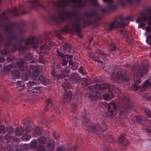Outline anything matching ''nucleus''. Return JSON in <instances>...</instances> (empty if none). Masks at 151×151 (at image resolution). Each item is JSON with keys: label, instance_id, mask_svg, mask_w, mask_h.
Returning <instances> with one entry per match:
<instances>
[{"label": "nucleus", "instance_id": "nucleus-28", "mask_svg": "<svg viewBox=\"0 0 151 151\" xmlns=\"http://www.w3.org/2000/svg\"><path fill=\"white\" fill-rule=\"evenodd\" d=\"M11 74L13 78H18L19 77L20 72L19 70H12L11 72Z\"/></svg>", "mask_w": 151, "mask_h": 151}, {"label": "nucleus", "instance_id": "nucleus-63", "mask_svg": "<svg viewBox=\"0 0 151 151\" xmlns=\"http://www.w3.org/2000/svg\"><path fill=\"white\" fill-rule=\"evenodd\" d=\"M145 112L148 117L151 118V110H148L147 111L145 110Z\"/></svg>", "mask_w": 151, "mask_h": 151}, {"label": "nucleus", "instance_id": "nucleus-31", "mask_svg": "<svg viewBox=\"0 0 151 151\" xmlns=\"http://www.w3.org/2000/svg\"><path fill=\"white\" fill-rule=\"evenodd\" d=\"M47 148L49 150H52L53 149L55 146V142L53 141H49L47 145Z\"/></svg>", "mask_w": 151, "mask_h": 151}, {"label": "nucleus", "instance_id": "nucleus-10", "mask_svg": "<svg viewBox=\"0 0 151 151\" xmlns=\"http://www.w3.org/2000/svg\"><path fill=\"white\" fill-rule=\"evenodd\" d=\"M115 68L113 67H111L108 70V72L111 74L113 76H115L116 78L118 79H123L122 75L121 74L119 71L114 70Z\"/></svg>", "mask_w": 151, "mask_h": 151}, {"label": "nucleus", "instance_id": "nucleus-57", "mask_svg": "<svg viewBox=\"0 0 151 151\" xmlns=\"http://www.w3.org/2000/svg\"><path fill=\"white\" fill-rule=\"evenodd\" d=\"M38 84V83L36 82V84H35L33 86V87H32V90H37L39 87V86L37 85Z\"/></svg>", "mask_w": 151, "mask_h": 151}, {"label": "nucleus", "instance_id": "nucleus-36", "mask_svg": "<svg viewBox=\"0 0 151 151\" xmlns=\"http://www.w3.org/2000/svg\"><path fill=\"white\" fill-rule=\"evenodd\" d=\"M38 142L40 144H44L46 142V138L42 136L39 138L37 139Z\"/></svg>", "mask_w": 151, "mask_h": 151}, {"label": "nucleus", "instance_id": "nucleus-5", "mask_svg": "<svg viewBox=\"0 0 151 151\" xmlns=\"http://www.w3.org/2000/svg\"><path fill=\"white\" fill-rule=\"evenodd\" d=\"M125 20L132 21V18L131 17H128L124 19L121 17L116 18L114 22L109 24L108 29V30L111 31L115 29L119 28L127 25L129 22H125L124 21Z\"/></svg>", "mask_w": 151, "mask_h": 151}, {"label": "nucleus", "instance_id": "nucleus-43", "mask_svg": "<svg viewBox=\"0 0 151 151\" xmlns=\"http://www.w3.org/2000/svg\"><path fill=\"white\" fill-rule=\"evenodd\" d=\"M36 82L34 81H31L29 82L27 85V86L29 90H32V87H33V86L35 84H36Z\"/></svg>", "mask_w": 151, "mask_h": 151}, {"label": "nucleus", "instance_id": "nucleus-52", "mask_svg": "<svg viewBox=\"0 0 151 151\" xmlns=\"http://www.w3.org/2000/svg\"><path fill=\"white\" fill-rule=\"evenodd\" d=\"M14 63H15V66H17L20 67H22L24 64V62L22 61H17Z\"/></svg>", "mask_w": 151, "mask_h": 151}, {"label": "nucleus", "instance_id": "nucleus-22", "mask_svg": "<svg viewBox=\"0 0 151 151\" xmlns=\"http://www.w3.org/2000/svg\"><path fill=\"white\" fill-rule=\"evenodd\" d=\"M105 2L108 3V8L109 9L114 10L116 7V5H114L113 3V0H103Z\"/></svg>", "mask_w": 151, "mask_h": 151}, {"label": "nucleus", "instance_id": "nucleus-42", "mask_svg": "<svg viewBox=\"0 0 151 151\" xmlns=\"http://www.w3.org/2000/svg\"><path fill=\"white\" fill-rule=\"evenodd\" d=\"M50 45H48L47 44H44L40 47V50H50Z\"/></svg>", "mask_w": 151, "mask_h": 151}, {"label": "nucleus", "instance_id": "nucleus-54", "mask_svg": "<svg viewBox=\"0 0 151 151\" xmlns=\"http://www.w3.org/2000/svg\"><path fill=\"white\" fill-rule=\"evenodd\" d=\"M93 59L95 60V61L97 62L98 63H100L102 64L103 62L101 60L99 59V58L97 57L96 56H94L93 58Z\"/></svg>", "mask_w": 151, "mask_h": 151}, {"label": "nucleus", "instance_id": "nucleus-61", "mask_svg": "<svg viewBox=\"0 0 151 151\" xmlns=\"http://www.w3.org/2000/svg\"><path fill=\"white\" fill-rule=\"evenodd\" d=\"M65 148L63 146H60L58 147L57 149V151H65Z\"/></svg>", "mask_w": 151, "mask_h": 151}, {"label": "nucleus", "instance_id": "nucleus-59", "mask_svg": "<svg viewBox=\"0 0 151 151\" xmlns=\"http://www.w3.org/2000/svg\"><path fill=\"white\" fill-rule=\"evenodd\" d=\"M111 89H112L113 90H114L116 92H119L120 91V89H118L116 87L114 86H112Z\"/></svg>", "mask_w": 151, "mask_h": 151}, {"label": "nucleus", "instance_id": "nucleus-15", "mask_svg": "<svg viewBox=\"0 0 151 151\" xmlns=\"http://www.w3.org/2000/svg\"><path fill=\"white\" fill-rule=\"evenodd\" d=\"M70 72L68 69L65 68L61 70V73L60 74L57 75L56 77L58 79H62L67 76L68 73Z\"/></svg>", "mask_w": 151, "mask_h": 151}, {"label": "nucleus", "instance_id": "nucleus-47", "mask_svg": "<svg viewBox=\"0 0 151 151\" xmlns=\"http://www.w3.org/2000/svg\"><path fill=\"white\" fill-rule=\"evenodd\" d=\"M71 63L72 64L70 65L72 66L71 68L73 70H76L78 67V63H73L72 61H71Z\"/></svg>", "mask_w": 151, "mask_h": 151}, {"label": "nucleus", "instance_id": "nucleus-64", "mask_svg": "<svg viewBox=\"0 0 151 151\" xmlns=\"http://www.w3.org/2000/svg\"><path fill=\"white\" fill-rule=\"evenodd\" d=\"M29 76L30 75H23L22 76V78L23 80L26 81L28 79Z\"/></svg>", "mask_w": 151, "mask_h": 151}, {"label": "nucleus", "instance_id": "nucleus-21", "mask_svg": "<svg viewBox=\"0 0 151 151\" xmlns=\"http://www.w3.org/2000/svg\"><path fill=\"white\" fill-rule=\"evenodd\" d=\"M16 86L17 88H18V90L19 91H22L25 88L24 83L21 81H17Z\"/></svg>", "mask_w": 151, "mask_h": 151}, {"label": "nucleus", "instance_id": "nucleus-24", "mask_svg": "<svg viewBox=\"0 0 151 151\" xmlns=\"http://www.w3.org/2000/svg\"><path fill=\"white\" fill-rule=\"evenodd\" d=\"M85 16L88 18L95 17L97 15V13L96 11H90L86 13Z\"/></svg>", "mask_w": 151, "mask_h": 151}, {"label": "nucleus", "instance_id": "nucleus-25", "mask_svg": "<svg viewBox=\"0 0 151 151\" xmlns=\"http://www.w3.org/2000/svg\"><path fill=\"white\" fill-rule=\"evenodd\" d=\"M37 81L41 82L42 83L44 84H46L48 83L49 82V80L46 79L44 78L42 76H40L38 78Z\"/></svg>", "mask_w": 151, "mask_h": 151}, {"label": "nucleus", "instance_id": "nucleus-3", "mask_svg": "<svg viewBox=\"0 0 151 151\" xmlns=\"http://www.w3.org/2000/svg\"><path fill=\"white\" fill-rule=\"evenodd\" d=\"M127 97H123L119 102L117 108L119 112V114L121 115H126L132 108Z\"/></svg>", "mask_w": 151, "mask_h": 151}, {"label": "nucleus", "instance_id": "nucleus-18", "mask_svg": "<svg viewBox=\"0 0 151 151\" xmlns=\"http://www.w3.org/2000/svg\"><path fill=\"white\" fill-rule=\"evenodd\" d=\"M119 142L122 144V146H126L128 144V142L123 135H121L119 138Z\"/></svg>", "mask_w": 151, "mask_h": 151}, {"label": "nucleus", "instance_id": "nucleus-33", "mask_svg": "<svg viewBox=\"0 0 151 151\" xmlns=\"http://www.w3.org/2000/svg\"><path fill=\"white\" fill-rule=\"evenodd\" d=\"M31 138V136L28 133H25L23 134L21 139L24 141H28Z\"/></svg>", "mask_w": 151, "mask_h": 151}, {"label": "nucleus", "instance_id": "nucleus-29", "mask_svg": "<svg viewBox=\"0 0 151 151\" xmlns=\"http://www.w3.org/2000/svg\"><path fill=\"white\" fill-rule=\"evenodd\" d=\"M104 83L101 84H96L94 85V88L97 90H101L104 89Z\"/></svg>", "mask_w": 151, "mask_h": 151}, {"label": "nucleus", "instance_id": "nucleus-30", "mask_svg": "<svg viewBox=\"0 0 151 151\" xmlns=\"http://www.w3.org/2000/svg\"><path fill=\"white\" fill-rule=\"evenodd\" d=\"M99 96V94H98V92L97 91V92L94 94H90L89 95L88 97L91 101H94L97 99Z\"/></svg>", "mask_w": 151, "mask_h": 151}, {"label": "nucleus", "instance_id": "nucleus-50", "mask_svg": "<svg viewBox=\"0 0 151 151\" xmlns=\"http://www.w3.org/2000/svg\"><path fill=\"white\" fill-rule=\"evenodd\" d=\"M111 107L113 108L114 109H116L117 108L115 104L113 103H111L110 104L108 105V111H109Z\"/></svg>", "mask_w": 151, "mask_h": 151}, {"label": "nucleus", "instance_id": "nucleus-53", "mask_svg": "<svg viewBox=\"0 0 151 151\" xmlns=\"http://www.w3.org/2000/svg\"><path fill=\"white\" fill-rule=\"evenodd\" d=\"M37 150L38 151H45V148L43 146L39 145L37 147Z\"/></svg>", "mask_w": 151, "mask_h": 151}, {"label": "nucleus", "instance_id": "nucleus-8", "mask_svg": "<svg viewBox=\"0 0 151 151\" xmlns=\"http://www.w3.org/2000/svg\"><path fill=\"white\" fill-rule=\"evenodd\" d=\"M82 21L81 18H78V19L74 21L73 25V28L74 27V30L78 36L79 38H83V36L81 34V29L80 28V22Z\"/></svg>", "mask_w": 151, "mask_h": 151}, {"label": "nucleus", "instance_id": "nucleus-56", "mask_svg": "<svg viewBox=\"0 0 151 151\" xmlns=\"http://www.w3.org/2000/svg\"><path fill=\"white\" fill-rule=\"evenodd\" d=\"M5 137L6 140L9 141L12 138V136L11 135V134H8L5 135Z\"/></svg>", "mask_w": 151, "mask_h": 151}, {"label": "nucleus", "instance_id": "nucleus-41", "mask_svg": "<svg viewBox=\"0 0 151 151\" xmlns=\"http://www.w3.org/2000/svg\"><path fill=\"white\" fill-rule=\"evenodd\" d=\"M90 122V119L88 116L83 117V126H86V124Z\"/></svg>", "mask_w": 151, "mask_h": 151}, {"label": "nucleus", "instance_id": "nucleus-19", "mask_svg": "<svg viewBox=\"0 0 151 151\" xmlns=\"http://www.w3.org/2000/svg\"><path fill=\"white\" fill-rule=\"evenodd\" d=\"M103 97L104 100H108L113 98L114 96L112 91L109 90L108 93L104 94Z\"/></svg>", "mask_w": 151, "mask_h": 151}, {"label": "nucleus", "instance_id": "nucleus-27", "mask_svg": "<svg viewBox=\"0 0 151 151\" xmlns=\"http://www.w3.org/2000/svg\"><path fill=\"white\" fill-rule=\"evenodd\" d=\"M42 128L39 127H37L34 132L33 135L35 137H37L41 134Z\"/></svg>", "mask_w": 151, "mask_h": 151}, {"label": "nucleus", "instance_id": "nucleus-14", "mask_svg": "<svg viewBox=\"0 0 151 151\" xmlns=\"http://www.w3.org/2000/svg\"><path fill=\"white\" fill-rule=\"evenodd\" d=\"M81 78L76 73L72 75L69 78V80L73 83H78L81 81Z\"/></svg>", "mask_w": 151, "mask_h": 151}, {"label": "nucleus", "instance_id": "nucleus-35", "mask_svg": "<svg viewBox=\"0 0 151 151\" xmlns=\"http://www.w3.org/2000/svg\"><path fill=\"white\" fill-rule=\"evenodd\" d=\"M9 12L12 14L14 16H16L19 14L18 9L16 7L10 9Z\"/></svg>", "mask_w": 151, "mask_h": 151}, {"label": "nucleus", "instance_id": "nucleus-16", "mask_svg": "<svg viewBox=\"0 0 151 151\" xmlns=\"http://www.w3.org/2000/svg\"><path fill=\"white\" fill-rule=\"evenodd\" d=\"M144 117L142 116H137L133 118L132 120L134 122L135 124L136 123H139L143 124L144 123L142 122V121L144 120Z\"/></svg>", "mask_w": 151, "mask_h": 151}, {"label": "nucleus", "instance_id": "nucleus-7", "mask_svg": "<svg viewBox=\"0 0 151 151\" xmlns=\"http://www.w3.org/2000/svg\"><path fill=\"white\" fill-rule=\"evenodd\" d=\"M40 41H39L36 38L31 37L26 40L25 44L26 45H31L33 48H36L39 45Z\"/></svg>", "mask_w": 151, "mask_h": 151}, {"label": "nucleus", "instance_id": "nucleus-4", "mask_svg": "<svg viewBox=\"0 0 151 151\" xmlns=\"http://www.w3.org/2000/svg\"><path fill=\"white\" fill-rule=\"evenodd\" d=\"M132 71L134 74L133 79L135 83H137L140 82L141 79L137 75V72L139 75L141 77L143 75L147 72V69L146 67L144 66V65L142 64L141 67L139 65H134L132 69Z\"/></svg>", "mask_w": 151, "mask_h": 151}, {"label": "nucleus", "instance_id": "nucleus-48", "mask_svg": "<svg viewBox=\"0 0 151 151\" xmlns=\"http://www.w3.org/2000/svg\"><path fill=\"white\" fill-rule=\"evenodd\" d=\"M121 34L123 36V37H126L128 34V32L126 31L125 29H123L120 30Z\"/></svg>", "mask_w": 151, "mask_h": 151}, {"label": "nucleus", "instance_id": "nucleus-12", "mask_svg": "<svg viewBox=\"0 0 151 151\" xmlns=\"http://www.w3.org/2000/svg\"><path fill=\"white\" fill-rule=\"evenodd\" d=\"M97 122L98 124V130L100 132H102L103 131L106 130V126L104 122L103 119L99 118L97 119Z\"/></svg>", "mask_w": 151, "mask_h": 151}, {"label": "nucleus", "instance_id": "nucleus-58", "mask_svg": "<svg viewBox=\"0 0 151 151\" xmlns=\"http://www.w3.org/2000/svg\"><path fill=\"white\" fill-rule=\"evenodd\" d=\"M39 61L40 63H45V60L42 55H40L39 58Z\"/></svg>", "mask_w": 151, "mask_h": 151}, {"label": "nucleus", "instance_id": "nucleus-20", "mask_svg": "<svg viewBox=\"0 0 151 151\" xmlns=\"http://www.w3.org/2000/svg\"><path fill=\"white\" fill-rule=\"evenodd\" d=\"M24 129L22 127L20 126L16 128L15 132L16 134L19 136H21L24 132Z\"/></svg>", "mask_w": 151, "mask_h": 151}, {"label": "nucleus", "instance_id": "nucleus-51", "mask_svg": "<svg viewBox=\"0 0 151 151\" xmlns=\"http://www.w3.org/2000/svg\"><path fill=\"white\" fill-rule=\"evenodd\" d=\"M14 66H15V63H11L8 65L6 68V69L7 70H9L11 69Z\"/></svg>", "mask_w": 151, "mask_h": 151}, {"label": "nucleus", "instance_id": "nucleus-60", "mask_svg": "<svg viewBox=\"0 0 151 151\" xmlns=\"http://www.w3.org/2000/svg\"><path fill=\"white\" fill-rule=\"evenodd\" d=\"M104 88L105 89H107L108 88H109L110 89H111L112 86V85H109L108 83H104Z\"/></svg>", "mask_w": 151, "mask_h": 151}, {"label": "nucleus", "instance_id": "nucleus-45", "mask_svg": "<svg viewBox=\"0 0 151 151\" xmlns=\"http://www.w3.org/2000/svg\"><path fill=\"white\" fill-rule=\"evenodd\" d=\"M37 142L36 140L32 141L31 143V146L32 148H35L37 147Z\"/></svg>", "mask_w": 151, "mask_h": 151}, {"label": "nucleus", "instance_id": "nucleus-39", "mask_svg": "<svg viewBox=\"0 0 151 151\" xmlns=\"http://www.w3.org/2000/svg\"><path fill=\"white\" fill-rule=\"evenodd\" d=\"M79 18L82 19V21L80 22V25L81 23H82L84 25H86L87 24H90L91 22L89 20H88L87 22H86L83 18L78 17H76L75 18Z\"/></svg>", "mask_w": 151, "mask_h": 151}, {"label": "nucleus", "instance_id": "nucleus-26", "mask_svg": "<svg viewBox=\"0 0 151 151\" xmlns=\"http://www.w3.org/2000/svg\"><path fill=\"white\" fill-rule=\"evenodd\" d=\"M104 139L106 142H109L110 143H114L115 141V139L110 135H107L104 136Z\"/></svg>", "mask_w": 151, "mask_h": 151}, {"label": "nucleus", "instance_id": "nucleus-34", "mask_svg": "<svg viewBox=\"0 0 151 151\" xmlns=\"http://www.w3.org/2000/svg\"><path fill=\"white\" fill-rule=\"evenodd\" d=\"M51 109L53 112L56 114H58L59 113L60 111L59 109L56 105L52 104H51Z\"/></svg>", "mask_w": 151, "mask_h": 151}, {"label": "nucleus", "instance_id": "nucleus-23", "mask_svg": "<svg viewBox=\"0 0 151 151\" xmlns=\"http://www.w3.org/2000/svg\"><path fill=\"white\" fill-rule=\"evenodd\" d=\"M29 2L32 3L31 9H33L37 7H41V5L39 3L37 0H32L29 1Z\"/></svg>", "mask_w": 151, "mask_h": 151}, {"label": "nucleus", "instance_id": "nucleus-2", "mask_svg": "<svg viewBox=\"0 0 151 151\" xmlns=\"http://www.w3.org/2000/svg\"><path fill=\"white\" fill-rule=\"evenodd\" d=\"M70 2L73 3L71 6L73 7L82 8L86 6V2L83 0H58L57 6L59 9L58 13L60 20L63 19L64 8L70 6Z\"/></svg>", "mask_w": 151, "mask_h": 151}, {"label": "nucleus", "instance_id": "nucleus-11", "mask_svg": "<svg viewBox=\"0 0 151 151\" xmlns=\"http://www.w3.org/2000/svg\"><path fill=\"white\" fill-rule=\"evenodd\" d=\"M63 60L62 64L63 66L67 65L68 61L69 62V64H71L72 60L73 58V56L70 55H64L63 56L61 57Z\"/></svg>", "mask_w": 151, "mask_h": 151}, {"label": "nucleus", "instance_id": "nucleus-6", "mask_svg": "<svg viewBox=\"0 0 151 151\" xmlns=\"http://www.w3.org/2000/svg\"><path fill=\"white\" fill-rule=\"evenodd\" d=\"M62 87L63 88L65 91V92L63 96V103L65 104H68L70 100V99L72 96V93L71 91H69L66 92L68 90L70 89L71 86L70 85L68 82H65L62 85Z\"/></svg>", "mask_w": 151, "mask_h": 151}, {"label": "nucleus", "instance_id": "nucleus-40", "mask_svg": "<svg viewBox=\"0 0 151 151\" xmlns=\"http://www.w3.org/2000/svg\"><path fill=\"white\" fill-rule=\"evenodd\" d=\"M96 129L94 126H91L87 129V130L89 132L94 133L96 131Z\"/></svg>", "mask_w": 151, "mask_h": 151}, {"label": "nucleus", "instance_id": "nucleus-9", "mask_svg": "<svg viewBox=\"0 0 151 151\" xmlns=\"http://www.w3.org/2000/svg\"><path fill=\"white\" fill-rule=\"evenodd\" d=\"M79 18H73L70 22L68 25L65 27L61 30V32L64 33L68 32L69 30L73 31L74 29V27L73 28V25L74 21H76V19H78Z\"/></svg>", "mask_w": 151, "mask_h": 151}, {"label": "nucleus", "instance_id": "nucleus-46", "mask_svg": "<svg viewBox=\"0 0 151 151\" xmlns=\"http://www.w3.org/2000/svg\"><path fill=\"white\" fill-rule=\"evenodd\" d=\"M6 131L8 134H11L13 131V128L11 126H8L6 127Z\"/></svg>", "mask_w": 151, "mask_h": 151}, {"label": "nucleus", "instance_id": "nucleus-17", "mask_svg": "<svg viewBox=\"0 0 151 151\" xmlns=\"http://www.w3.org/2000/svg\"><path fill=\"white\" fill-rule=\"evenodd\" d=\"M63 47L64 50L66 51L69 53H73L74 52V51L72 49L70 45L65 43L63 45Z\"/></svg>", "mask_w": 151, "mask_h": 151}, {"label": "nucleus", "instance_id": "nucleus-62", "mask_svg": "<svg viewBox=\"0 0 151 151\" xmlns=\"http://www.w3.org/2000/svg\"><path fill=\"white\" fill-rule=\"evenodd\" d=\"M76 108V104L75 103H72L71 105V109L72 110H75Z\"/></svg>", "mask_w": 151, "mask_h": 151}, {"label": "nucleus", "instance_id": "nucleus-1", "mask_svg": "<svg viewBox=\"0 0 151 151\" xmlns=\"http://www.w3.org/2000/svg\"><path fill=\"white\" fill-rule=\"evenodd\" d=\"M3 22L6 24L5 30L6 32L9 33V37L10 40L16 39L17 41V44L11 45L9 42L5 43V45L6 46L10 47L12 51H14L17 50H23L27 49L26 46H20L21 43L23 41L22 39L18 40L17 37V35L15 33L13 28V24L10 22L8 20V18L4 13L1 14H0V24Z\"/></svg>", "mask_w": 151, "mask_h": 151}, {"label": "nucleus", "instance_id": "nucleus-38", "mask_svg": "<svg viewBox=\"0 0 151 151\" xmlns=\"http://www.w3.org/2000/svg\"><path fill=\"white\" fill-rule=\"evenodd\" d=\"M96 53L99 56L102 57L104 59H106V55L104 52L100 50H98Z\"/></svg>", "mask_w": 151, "mask_h": 151}, {"label": "nucleus", "instance_id": "nucleus-32", "mask_svg": "<svg viewBox=\"0 0 151 151\" xmlns=\"http://www.w3.org/2000/svg\"><path fill=\"white\" fill-rule=\"evenodd\" d=\"M32 77L34 80H36L39 75V72L37 69H34L32 71Z\"/></svg>", "mask_w": 151, "mask_h": 151}, {"label": "nucleus", "instance_id": "nucleus-44", "mask_svg": "<svg viewBox=\"0 0 151 151\" xmlns=\"http://www.w3.org/2000/svg\"><path fill=\"white\" fill-rule=\"evenodd\" d=\"M33 57V56L32 54H27L25 55V58L26 60H29L32 59Z\"/></svg>", "mask_w": 151, "mask_h": 151}, {"label": "nucleus", "instance_id": "nucleus-55", "mask_svg": "<svg viewBox=\"0 0 151 151\" xmlns=\"http://www.w3.org/2000/svg\"><path fill=\"white\" fill-rule=\"evenodd\" d=\"M6 132L5 127L4 126H0V133H5Z\"/></svg>", "mask_w": 151, "mask_h": 151}, {"label": "nucleus", "instance_id": "nucleus-49", "mask_svg": "<svg viewBox=\"0 0 151 151\" xmlns=\"http://www.w3.org/2000/svg\"><path fill=\"white\" fill-rule=\"evenodd\" d=\"M32 129V127L30 125H27L25 127V132H29Z\"/></svg>", "mask_w": 151, "mask_h": 151}, {"label": "nucleus", "instance_id": "nucleus-13", "mask_svg": "<svg viewBox=\"0 0 151 151\" xmlns=\"http://www.w3.org/2000/svg\"><path fill=\"white\" fill-rule=\"evenodd\" d=\"M119 4L122 6H125L127 4H131L134 2L137 3L139 2L140 0H118Z\"/></svg>", "mask_w": 151, "mask_h": 151}, {"label": "nucleus", "instance_id": "nucleus-37", "mask_svg": "<svg viewBox=\"0 0 151 151\" xmlns=\"http://www.w3.org/2000/svg\"><path fill=\"white\" fill-rule=\"evenodd\" d=\"M52 101V99L49 98L46 99V104L45 105V111H47L48 109V106L49 104H50Z\"/></svg>", "mask_w": 151, "mask_h": 151}]
</instances>
